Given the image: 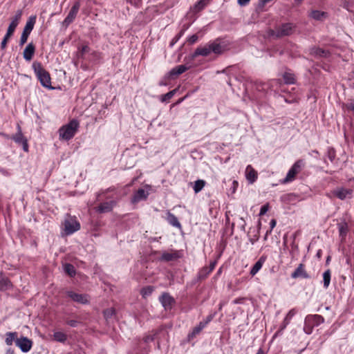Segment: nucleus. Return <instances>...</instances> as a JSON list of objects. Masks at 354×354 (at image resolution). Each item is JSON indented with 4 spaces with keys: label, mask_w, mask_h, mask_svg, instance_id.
<instances>
[{
    "label": "nucleus",
    "mask_w": 354,
    "mask_h": 354,
    "mask_svg": "<svg viewBox=\"0 0 354 354\" xmlns=\"http://www.w3.org/2000/svg\"><path fill=\"white\" fill-rule=\"evenodd\" d=\"M32 67L36 77L42 86L48 89H54L51 86L50 73L43 67L42 64L39 62H34Z\"/></svg>",
    "instance_id": "f257e3e1"
},
{
    "label": "nucleus",
    "mask_w": 354,
    "mask_h": 354,
    "mask_svg": "<svg viewBox=\"0 0 354 354\" xmlns=\"http://www.w3.org/2000/svg\"><path fill=\"white\" fill-rule=\"evenodd\" d=\"M223 52V46L221 44L213 41L206 44L205 46H198L192 55V57L195 58L198 56L207 57L211 53L215 54H221Z\"/></svg>",
    "instance_id": "f03ea898"
},
{
    "label": "nucleus",
    "mask_w": 354,
    "mask_h": 354,
    "mask_svg": "<svg viewBox=\"0 0 354 354\" xmlns=\"http://www.w3.org/2000/svg\"><path fill=\"white\" fill-rule=\"evenodd\" d=\"M78 128V121L75 119L72 120L59 129V139L64 140H71L77 133Z\"/></svg>",
    "instance_id": "7ed1b4c3"
},
{
    "label": "nucleus",
    "mask_w": 354,
    "mask_h": 354,
    "mask_svg": "<svg viewBox=\"0 0 354 354\" xmlns=\"http://www.w3.org/2000/svg\"><path fill=\"white\" fill-rule=\"evenodd\" d=\"M324 319L319 315H308L306 317L304 325V331L307 335H310L313 328L324 323Z\"/></svg>",
    "instance_id": "20e7f679"
},
{
    "label": "nucleus",
    "mask_w": 354,
    "mask_h": 354,
    "mask_svg": "<svg viewBox=\"0 0 354 354\" xmlns=\"http://www.w3.org/2000/svg\"><path fill=\"white\" fill-rule=\"evenodd\" d=\"M295 26L292 24L287 23L277 27L275 30H270L269 35L277 38L288 36L293 32Z\"/></svg>",
    "instance_id": "39448f33"
},
{
    "label": "nucleus",
    "mask_w": 354,
    "mask_h": 354,
    "mask_svg": "<svg viewBox=\"0 0 354 354\" xmlns=\"http://www.w3.org/2000/svg\"><path fill=\"white\" fill-rule=\"evenodd\" d=\"M36 15H32L28 18L21 35L19 46H21L26 43L29 35L34 28V26L36 23Z\"/></svg>",
    "instance_id": "423d86ee"
},
{
    "label": "nucleus",
    "mask_w": 354,
    "mask_h": 354,
    "mask_svg": "<svg viewBox=\"0 0 354 354\" xmlns=\"http://www.w3.org/2000/svg\"><path fill=\"white\" fill-rule=\"evenodd\" d=\"M64 231L66 235L71 234L77 231L80 228V224L74 218L69 217L65 219L64 223Z\"/></svg>",
    "instance_id": "0eeeda50"
},
{
    "label": "nucleus",
    "mask_w": 354,
    "mask_h": 354,
    "mask_svg": "<svg viewBox=\"0 0 354 354\" xmlns=\"http://www.w3.org/2000/svg\"><path fill=\"white\" fill-rule=\"evenodd\" d=\"M11 139L13 140L17 145H21L24 151H28V140L23 135L21 127L19 125H17V132L11 137Z\"/></svg>",
    "instance_id": "6e6552de"
},
{
    "label": "nucleus",
    "mask_w": 354,
    "mask_h": 354,
    "mask_svg": "<svg viewBox=\"0 0 354 354\" xmlns=\"http://www.w3.org/2000/svg\"><path fill=\"white\" fill-rule=\"evenodd\" d=\"M80 1H76L71 9L70 10L67 17L62 21V26L66 28L75 19L77 14L80 10Z\"/></svg>",
    "instance_id": "1a4fd4ad"
},
{
    "label": "nucleus",
    "mask_w": 354,
    "mask_h": 354,
    "mask_svg": "<svg viewBox=\"0 0 354 354\" xmlns=\"http://www.w3.org/2000/svg\"><path fill=\"white\" fill-rule=\"evenodd\" d=\"M15 344L23 353H28L32 346V341L26 337H20L15 339Z\"/></svg>",
    "instance_id": "9d476101"
},
{
    "label": "nucleus",
    "mask_w": 354,
    "mask_h": 354,
    "mask_svg": "<svg viewBox=\"0 0 354 354\" xmlns=\"http://www.w3.org/2000/svg\"><path fill=\"white\" fill-rule=\"evenodd\" d=\"M333 194L340 200L351 198L353 197V190L344 187H337L333 191Z\"/></svg>",
    "instance_id": "9b49d317"
},
{
    "label": "nucleus",
    "mask_w": 354,
    "mask_h": 354,
    "mask_svg": "<svg viewBox=\"0 0 354 354\" xmlns=\"http://www.w3.org/2000/svg\"><path fill=\"white\" fill-rule=\"evenodd\" d=\"M86 48L87 46L82 47V50L77 53V59L75 61L76 66L82 68L84 71H86L88 68V65L85 59Z\"/></svg>",
    "instance_id": "f8f14e48"
},
{
    "label": "nucleus",
    "mask_w": 354,
    "mask_h": 354,
    "mask_svg": "<svg viewBox=\"0 0 354 354\" xmlns=\"http://www.w3.org/2000/svg\"><path fill=\"white\" fill-rule=\"evenodd\" d=\"M159 301L165 309L171 308L175 303L174 299L167 292L163 293L160 297Z\"/></svg>",
    "instance_id": "ddd939ff"
},
{
    "label": "nucleus",
    "mask_w": 354,
    "mask_h": 354,
    "mask_svg": "<svg viewBox=\"0 0 354 354\" xmlns=\"http://www.w3.org/2000/svg\"><path fill=\"white\" fill-rule=\"evenodd\" d=\"M66 295L73 301L81 304H85L87 303V295L84 294H78L73 291H67Z\"/></svg>",
    "instance_id": "4468645a"
},
{
    "label": "nucleus",
    "mask_w": 354,
    "mask_h": 354,
    "mask_svg": "<svg viewBox=\"0 0 354 354\" xmlns=\"http://www.w3.org/2000/svg\"><path fill=\"white\" fill-rule=\"evenodd\" d=\"M291 277L292 279L297 278H303V279H309L310 275L307 273L304 268V265L303 263H300L298 267L295 269V270L291 274Z\"/></svg>",
    "instance_id": "2eb2a0df"
},
{
    "label": "nucleus",
    "mask_w": 354,
    "mask_h": 354,
    "mask_svg": "<svg viewBox=\"0 0 354 354\" xmlns=\"http://www.w3.org/2000/svg\"><path fill=\"white\" fill-rule=\"evenodd\" d=\"M115 204L116 202L113 200L106 201L100 203V205L96 207V210L100 213L109 212L113 209Z\"/></svg>",
    "instance_id": "dca6fc26"
},
{
    "label": "nucleus",
    "mask_w": 354,
    "mask_h": 354,
    "mask_svg": "<svg viewBox=\"0 0 354 354\" xmlns=\"http://www.w3.org/2000/svg\"><path fill=\"white\" fill-rule=\"evenodd\" d=\"M149 193L142 188L138 189L133 194L131 202L137 203L141 201L146 200L148 197Z\"/></svg>",
    "instance_id": "f3484780"
},
{
    "label": "nucleus",
    "mask_w": 354,
    "mask_h": 354,
    "mask_svg": "<svg viewBox=\"0 0 354 354\" xmlns=\"http://www.w3.org/2000/svg\"><path fill=\"white\" fill-rule=\"evenodd\" d=\"M310 54L315 57H327L330 55L328 50L315 46L310 48Z\"/></svg>",
    "instance_id": "a211bd4d"
},
{
    "label": "nucleus",
    "mask_w": 354,
    "mask_h": 354,
    "mask_svg": "<svg viewBox=\"0 0 354 354\" xmlns=\"http://www.w3.org/2000/svg\"><path fill=\"white\" fill-rule=\"evenodd\" d=\"M35 46L32 42L29 43L25 48L23 53V57L24 59H26V61H30L35 54Z\"/></svg>",
    "instance_id": "6ab92c4d"
},
{
    "label": "nucleus",
    "mask_w": 354,
    "mask_h": 354,
    "mask_svg": "<svg viewBox=\"0 0 354 354\" xmlns=\"http://www.w3.org/2000/svg\"><path fill=\"white\" fill-rule=\"evenodd\" d=\"M12 287V284L5 274L0 272V290H7Z\"/></svg>",
    "instance_id": "aec40b11"
},
{
    "label": "nucleus",
    "mask_w": 354,
    "mask_h": 354,
    "mask_svg": "<svg viewBox=\"0 0 354 354\" xmlns=\"http://www.w3.org/2000/svg\"><path fill=\"white\" fill-rule=\"evenodd\" d=\"M266 256H261L254 263L250 272L252 276H254L261 269L263 263L266 261Z\"/></svg>",
    "instance_id": "412c9836"
},
{
    "label": "nucleus",
    "mask_w": 354,
    "mask_h": 354,
    "mask_svg": "<svg viewBox=\"0 0 354 354\" xmlns=\"http://www.w3.org/2000/svg\"><path fill=\"white\" fill-rule=\"evenodd\" d=\"M246 178L250 183H253L257 178V173L251 165H248L245 169Z\"/></svg>",
    "instance_id": "4be33fe9"
},
{
    "label": "nucleus",
    "mask_w": 354,
    "mask_h": 354,
    "mask_svg": "<svg viewBox=\"0 0 354 354\" xmlns=\"http://www.w3.org/2000/svg\"><path fill=\"white\" fill-rule=\"evenodd\" d=\"M337 228L339 231V235L341 238V241L345 240L347 233L348 232V226L346 222L343 221L337 224Z\"/></svg>",
    "instance_id": "5701e85b"
},
{
    "label": "nucleus",
    "mask_w": 354,
    "mask_h": 354,
    "mask_svg": "<svg viewBox=\"0 0 354 354\" xmlns=\"http://www.w3.org/2000/svg\"><path fill=\"white\" fill-rule=\"evenodd\" d=\"M189 69V67L186 66L185 65H178L174 68H173L169 73H168V77H172L174 75H179L183 73H185L186 71Z\"/></svg>",
    "instance_id": "b1692460"
},
{
    "label": "nucleus",
    "mask_w": 354,
    "mask_h": 354,
    "mask_svg": "<svg viewBox=\"0 0 354 354\" xmlns=\"http://www.w3.org/2000/svg\"><path fill=\"white\" fill-rule=\"evenodd\" d=\"M104 317L107 323L113 322L116 319L115 310L113 308H107L104 310Z\"/></svg>",
    "instance_id": "393cba45"
},
{
    "label": "nucleus",
    "mask_w": 354,
    "mask_h": 354,
    "mask_svg": "<svg viewBox=\"0 0 354 354\" xmlns=\"http://www.w3.org/2000/svg\"><path fill=\"white\" fill-rule=\"evenodd\" d=\"M179 258L178 252L175 251L173 252H163L160 258L161 261H171Z\"/></svg>",
    "instance_id": "a878e982"
},
{
    "label": "nucleus",
    "mask_w": 354,
    "mask_h": 354,
    "mask_svg": "<svg viewBox=\"0 0 354 354\" xmlns=\"http://www.w3.org/2000/svg\"><path fill=\"white\" fill-rule=\"evenodd\" d=\"M297 310L295 308H292L288 311L286 316L285 317L282 325L281 326V330H283L286 328V326L290 324L292 318L296 315Z\"/></svg>",
    "instance_id": "bb28decb"
},
{
    "label": "nucleus",
    "mask_w": 354,
    "mask_h": 354,
    "mask_svg": "<svg viewBox=\"0 0 354 354\" xmlns=\"http://www.w3.org/2000/svg\"><path fill=\"white\" fill-rule=\"evenodd\" d=\"M167 221L171 225H172L174 227H176L178 228L181 227V224L178 221V218L174 214L171 213L170 212H168L167 213Z\"/></svg>",
    "instance_id": "cd10ccee"
},
{
    "label": "nucleus",
    "mask_w": 354,
    "mask_h": 354,
    "mask_svg": "<svg viewBox=\"0 0 354 354\" xmlns=\"http://www.w3.org/2000/svg\"><path fill=\"white\" fill-rule=\"evenodd\" d=\"M206 326V323L200 322L198 326L194 327L192 330V331L189 333L188 335V339H194L197 335H198L201 330Z\"/></svg>",
    "instance_id": "c85d7f7f"
},
{
    "label": "nucleus",
    "mask_w": 354,
    "mask_h": 354,
    "mask_svg": "<svg viewBox=\"0 0 354 354\" xmlns=\"http://www.w3.org/2000/svg\"><path fill=\"white\" fill-rule=\"evenodd\" d=\"M310 17L317 21H323L328 17V13L320 10H313L310 14Z\"/></svg>",
    "instance_id": "c756f323"
},
{
    "label": "nucleus",
    "mask_w": 354,
    "mask_h": 354,
    "mask_svg": "<svg viewBox=\"0 0 354 354\" xmlns=\"http://www.w3.org/2000/svg\"><path fill=\"white\" fill-rule=\"evenodd\" d=\"M17 332H8L6 334V339L5 342L8 346H11L13 342H15V339L17 338Z\"/></svg>",
    "instance_id": "7c9ffc66"
},
{
    "label": "nucleus",
    "mask_w": 354,
    "mask_h": 354,
    "mask_svg": "<svg viewBox=\"0 0 354 354\" xmlns=\"http://www.w3.org/2000/svg\"><path fill=\"white\" fill-rule=\"evenodd\" d=\"M297 174L296 172L290 169L286 174V178L281 180V183L286 184L292 182L295 179V176Z\"/></svg>",
    "instance_id": "2f4dec72"
},
{
    "label": "nucleus",
    "mask_w": 354,
    "mask_h": 354,
    "mask_svg": "<svg viewBox=\"0 0 354 354\" xmlns=\"http://www.w3.org/2000/svg\"><path fill=\"white\" fill-rule=\"evenodd\" d=\"M304 161L301 159L297 160L291 167V169L297 174H299L301 169L304 167Z\"/></svg>",
    "instance_id": "473e14b6"
},
{
    "label": "nucleus",
    "mask_w": 354,
    "mask_h": 354,
    "mask_svg": "<svg viewBox=\"0 0 354 354\" xmlns=\"http://www.w3.org/2000/svg\"><path fill=\"white\" fill-rule=\"evenodd\" d=\"M210 273L211 272L208 270L207 267H203L198 272V279L200 281L206 279Z\"/></svg>",
    "instance_id": "72a5a7b5"
},
{
    "label": "nucleus",
    "mask_w": 354,
    "mask_h": 354,
    "mask_svg": "<svg viewBox=\"0 0 354 354\" xmlns=\"http://www.w3.org/2000/svg\"><path fill=\"white\" fill-rule=\"evenodd\" d=\"M331 272L328 269L323 273L324 287L328 288L330 283Z\"/></svg>",
    "instance_id": "f704fd0d"
},
{
    "label": "nucleus",
    "mask_w": 354,
    "mask_h": 354,
    "mask_svg": "<svg viewBox=\"0 0 354 354\" xmlns=\"http://www.w3.org/2000/svg\"><path fill=\"white\" fill-rule=\"evenodd\" d=\"M23 14L22 10H18L16 11L15 16L11 19L10 24H14V26H17L19 24V21L21 20V16Z\"/></svg>",
    "instance_id": "c9c22d12"
},
{
    "label": "nucleus",
    "mask_w": 354,
    "mask_h": 354,
    "mask_svg": "<svg viewBox=\"0 0 354 354\" xmlns=\"http://www.w3.org/2000/svg\"><path fill=\"white\" fill-rule=\"evenodd\" d=\"M53 337L55 340L59 342H64L67 339V336L65 333L62 332H55L53 334Z\"/></svg>",
    "instance_id": "e433bc0d"
},
{
    "label": "nucleus",
    "mask_w": 354,
    "mask_h": 354,
    "mask_svg": "<svg viewBox=\"0 0 354 354\" xmlns=\"http://www.w3.org/2000/svg\"><path fill=\"white\" fill-rule=\"evenodd\" d=\"M205 185V182L203 180H197L194 182V185L193 187L194 191L195 193H198L201 192Z\"/></svg>",
    "instance_id": "4c0bfd02"
},
{
    "label": "nucleus",
    "mask_w": 354,
    "mask_h": 354,
    "mask_svg": "<svg viewBox=\"0 0 354 354\" xmlns=\"http://www.w3.org/2000/svg\"><path fill=\"white\" fill-rule=\"evenodd\" d=\"M283 77L286 84H292L295 83V76L291 73L286 72L283 74Z\"/></svg>",
    "instance_id": "58836bf2"
},
{
    "label": "nucleus",
    "mask_w": 354,
    "mask_h": 354,
    "mask_svg": "<svg viewBox=\"0 0 354 354\" xmlns=\"http://www.w3.org/2000/svg\"><path fill=\"white\" fill-rule=\"evenodd\" d=\"M64 270L70 277H73L75 274V267L71 263H66L64 266Z\"/></svg>",
    "instance_id": "ea45409f"
},
{
    "label": "nucleus",
    "mask_w": 354,
    "mask_h": 354,
    "mask_svg": "<svg viewBox=\"0 0 354 354\" xmlns=\"http://www.w3.org/2000/svg\"><path fill=\"white\" fill-rule=\"evenodd\" d=\"M153 290H154V288L153 286H149L144 287L141 290L140 292L143 297H147L151 295Z\"/></svg>",
    "instance_id": "a19ab883"
},
{
    "label": "nucleus",
    "mask_w": 354,
    "mask_h": 354,
    "mask_svg": "<svg viewBox=\"0 0 354 354\" xmlns=\"http://www.w3.org/2000/svg\"><path fill=\"white\" fill-rule=\"evenodd\" d=\"M176 91H177V88H175V89L167 93L166 94L162 95L161 96V101L162 102H165L169 100L176 94Z\"/></svg>",
    "instance_id": "79ce46f5"
},
{
    "label": "nucleus",
    "mask_w": 354,
    "mask_h": 354,
    "mask_svg": "<svg viewBox=\"0 0 354 354\" xmlns=\"http://www.w3.org/2000/svg\"><path fill=\"white\" fill-rule=\"evenodd\" d=\"M336 153L333 148H329L327 151V157L331 162H333L335 158Z\"/></svg>",
    "instance_id": "37998d69"
},
{
    "label": "nucleus",
    "mask_w": 354,
    "mask_h": 354,
    "mask_svg": "<svg viewBox=\"0 0 354 354\" xmlns=\"http://www.w3.org/2000/svg\"><path fill=\"white\" fill-rule=\"evenodd\" d=\"M205 6V2L204 0L199 1L196 5H195V9L196 11H200L202 9H203Z\"/></svg>",
    "instance_id": "c03bdc74"
},
{
    "label": "nucleus",
    "mask_w": 354,
    "mask_h": 354,
    "mask_svg": "<svg viewBox=\"0 0 354 354\" xmlns=\"http://www.w3.org/2000/svg\"><path fill=\"white\" fill-rule=\"evenodd\" d=\"M16 28H17V26H14V24L12 25V24H10L6 35L7 36L11 37L13 35Z\"/></svg>",
    "instance_id": "a18cd8bd"
},
{
    "label": "nucleus",
    "mask_w": 354,
    "mask_h": 354,
    "mask_svg": "<svg viewBox=\"0 0 354 354\" xmlns=\"http://www.w3.org/2000/svg\"><path fill=\"white\" fill-rule=\"evenodd\" d=\"M66 324L71 327H77L81 324V322L78 320L71 319L68 320L66 322Z\"/></svg>",
    "instance_id": "49530a36"
},
{
    "label": "nucleus",
    "mask_w": 354,
    "mask_h": 354,
    "mask_svg": "<svg viewBox=\"0 0 354 354\" xmlns=\"http://www.w3.org/2000/svg\"><path fill=\"white\" fill-rule=\"evenodd\" d=\"M10 36H7L6 35H5L3 40L1 41V46H0V48L1 50H4L6 48L7 43H8V41L10 39Z\"/></svg>",
    "instance_id": "de8ad7c7"
},
{
    "label": "nucleus",
    "mask_w": 354,
    "mask_h": 354,
    "mask_svg": "<svg viewBox=\"0 0 354 354\" xmlns=\"http://www.w3.org/2000/svg\"><path fill=\"white\" fill-rule=\"evenodd\" d=\"M198 39V37L197 35H193L190 37H188L187 39V41L189 42V44H194V43H196Z\"/></svg>",
    "instance_id": "09e8293b"
},
{
    "label": "nucleus",
    "mask_w": 354,
    "mask_h": 354,
    "mask_svg": "<svg viewBox=\"0 0 354 354\" xmlns=\"http://www.w3.org/2000/svg\"><path fill=\"white\" fill-rule=\"evenodd\" d=\"M345 107L348 110L354 112V98L345 104Z\"/></svg>",
    "instance_id": "8fccbe9b"
},
{
    "label": "nucleus",
    "mask_w": 354,
    "mask_h": 354,
    "mask_svg": "<svg viewBox=\"0 0 354 354\" xmlns=\"http://www.w3.org/2000/svg\"><path fill=\"white\" fill-rule=\"evenodd\" d=\"M183 34L184 30H181L177 35H176L171 42V46H173L175 43H176Z\"/></svg>",
    "instance_id": "3c124183"
},
{
    "label": "nucleus",
    "mask_w": 354,
    "mask_h": 354,
    "mask_svg": "<svg viewBox=\"0 0 354 354\" xmlns=\"http://www.w3.org/2000/svg\"><path fill=\"white\" fill-rule=\"evenodd\" d=\"M268 209H269L268 204H266V205L261 206V207L260 209L259 215L260 216L264 215L265 214H266V212L268 211Z\"/></svg>",
    "instance_id": "603ef678"
},
{
    "label": "nucleus",
    "mask_w": 354,
    "mask_h": 354,
    "mask_svg": "<svg viewBox=\"0 0 354 354\" xmlns=\"http://www.w3.org/2000/svg\"><path fill=\"white\" fill-rule=\"evenodd\" d=\"M143 340L145 343H149L154 340V337L152 335H147L143 338Z\"/></svg>",
    "instance_id": "864d4df0"
},
{
    "label": "nucleus",
    "mask_w": 354,
    "mask_h": 354,
    "mask_svg": "<svg viewBox=\"0 0 354 354\" xmlns=\"http://www.w3.org/2000/svg\"><path fill=\"white\" fill-rule=\"evenodd\" d=\"M250 0H238L237 2L241 6H246Z\"/></svg>",
    "instance_id": "5fc2aeb1"
},
{
    "label": "nucleus",
    "mask_w": 354,
    "mask_h": 354,
    "mask_svg": "<svg viewBox=\"0 0 354 354\" xmlns=\"http://www.w3.org/2000/svg\"><path fill=\"white\" fill-rule=\"evenodd\" d=\"M277 221L275 219H272L270 222V230L272 231L273 228L276 226Z\"/></svg>",
    "instance_id": "6e6d98bb"
},
{
    "label": "nucleus",
    "mask_w": 354,
    "mask_h": 354,
    "mask_svg": "<svg viewBox=\"0 0 354 354\" xmlns=\"http://www.w3.org/2000/svg\"><path fill=\"white\" fill-rule=\"evenodd\" d=\"M216 261H212L210 263V265L208 268V270L212 272V271L214 269L215 266H216Z\"/></svg>",
    "instance_id": "4d7b16f0"
},
{
    "label": "nucleus",
    "mask_w": 354,
    "mask_h": 354,
    "mask_svg": "<svg viewBox=\"0 0 354 354\" xmlns=\"http://www.w3.org/2000/svg\"><path fill=\"white\" fill-rule=\"evenodd\" d=\"M212 315H209L207 319H206V321L205 322H203V323H206V326L212 321Z\"/></svg>",
    "instance_id": "13d9d810"
},
{
    "label": "nucleus",
    "mask_w": 354,
    "mask_h": 354,
    "mask_svg": "<svg viewBox=\"0 0 354 354\" xmlns=\"http://www.w3.org/2000/svg\"><path fill=\"white\" fill-rule=\"evenodd\" d=\"M6 354H15V351L13 349L9 348L6 350Z\"/></svg>",
    "instance_id": "bf43d9fd"
},
{
    "label": "nucleus",
    "mask_w": 354,
    "mask_h": 354,
    "mask_svg": "<svg viewBox=\"0 0 354 354\" xmlns=\"http://www.w3.org/2000/svg\"><path fill=\"white\" fill-rule=\"evenodd\" d=\"M272 0H261L260 4L263 6L266 3L271 1Z\"/></svg>",
    "instance_id": "052dcab7"
},
{
    "label": "nucleus",
    "mask_w": 354,
    "mask_h": 354,
    "mask_svg": "<svg viewBox=\"0 0 354 354\" xmlns=\"http://www.w3.org/2000/svg\"><path fill=\"white\" fill-rule=\"evenodd\" d=\"M271 232H272V230H267V232L265 234V236H264V240H267L268 235L270 234Z\"/></svg>",
    "instance_id": "680f3d73"
},
{
    "label": "nucleus",
    "mask_w": 354,
    "mask_h": 354,
    "mask_svg": "<svg viewBox=\"0 0 354 354\" xmlns=\"http://www.w3.org/2000/svg\"><path fill=\"white\" fill-rule=\"evenodd\" d=\"M256 354H265L262 348H259Z\"/></svg>",
    "instance_id": "e2e57ef3"
},
{
    "label": "nucleus",
    "mask_w": 354,
    "mask_h": 354,
    "mask_svg": "<svg viewBox=\"0 0 354 354\" xmlns=\"http://www.w3.org/2000/svg\"><path fill=\"white\" fill-rule=\"evenodd\" d=\"M159 85L160 86H166L167 85V83L165 82H164L163 80L160 81L159 82Z\"/></svg>",
    "instance_id": "0e129e2a"
},
{
    "label": "nucleus",
    "mask_w": 354,
    "mask_h": 354,
    "mask_svg": "<svg viewBox=\"0 0 354 354\" xmlns=\"http://www.w3.org/2000/svg\"><path fill=\"white\" fill-rule=\"evenodd\" d=\"M111 190L112 191V190H113V189H112V188H109V189H106L105 191H104V192H103L102 193H101L100 194H105V193H106V192H109V191H111Z\"/></svg>",
    "instance_id": "69168bd1"
},
{
    "label": "nucleus",
    "mask_w": 354,
    "mask_h": 354,
    "mask_svg": "<svg viewBox=\"0 0 354 354\" xmlns=\"http://www.w3.org/2000/svg\"><path fill=\"white\" fill-rule=\"evenodd\" d=\"M277 83H278V80H272V81L271 82L270 84H271V86H273V84H277Z\"/></svg>",
    "instance_id": "338daca9"
},
{
    "label": "nucleus",
    "mask_w": 354,
    "mask_h": 354,
    "mask_svg": "<svg viewBox=\"0 0 354 354\" xmlns=\"http://www.w3.org/2000/svg\"><path fill=\"white\" fill-rule=\"evenodd\" d=\"M221 272V268H220L218 272H217V274H220Z\"/></svg>",
    "instance_id": "774afa93"
}]
</instances>
